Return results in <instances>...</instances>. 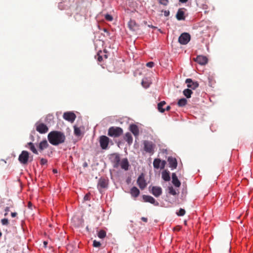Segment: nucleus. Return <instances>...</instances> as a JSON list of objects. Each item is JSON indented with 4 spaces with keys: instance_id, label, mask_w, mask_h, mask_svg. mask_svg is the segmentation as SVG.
<instances>
[{
    "instance_id": "1",
    "label": "nucleus",
    "mask_w": 253,
    "mask_h": 253,
    "mask_svg": "<svg viewBox=\"0 0 253 253\" xmlns=\"http://www.w3.org/2000/svg\"><path fill=\"white\" fill-rule=\"evenodd\" d=\"M50 143L53 145H58L65 142L66 137L64 134L59 131H52L47 136Z\"/></svg>"
},
{
    "instance_id": "2",
    "label": "nucleus",
    "mask_w": 253,
    "mask_h": 253,
    "mask_svg": "<svg viewBox=\"0 0 253 253\" xmlns=\"http://www.w3.org/2000/svg\"><path fill=\"white\" fill-rule=\"evenodd\" d=\"M123 133V129L120 127L111 126L108 131V135L113 137H118Z\"/></svg>"
},
{
    "instance_id": "3",
    "label": "nucleus",
    "mask_w": 253,
    "mask_h": 253,
    "mask_svg": "<svg viewBox=\"0 0 253 253\" xmlns=\"http://www.w3.org/2000/svg\"><path fill=\"white\" fill-rule=\"evenodd\" d=\"M143 144L144 149L146 152L152 154L154 153L155 145L152 142L145 140L143 142Z\"/></svg>"
},
{
    "instance_id": "4",
    "label": "nucleus",
    "mask_w": 253,
    "mask_h": 253,
    "mask_svg": "<svg viewBox=\"0 0 253 253\" xmlns=\"http://www.w3.org/2000/svg\"><path fill=\"white\" fill-rule=\"evenodd\" d=\"M29 158V153L27 151H23L19 155L18 160L23 165H27Z\"/></svg>"
},
{
    "instance_id": "5",
    "label": "nucleus",
    "mask_w": 253,
    "mask_h": 253,
    "mask_svg": "<svg viewBox=\"0 0 253 253\" xmlns=\"http://www.w3.org/2000/svg\"><path fill=\"white\" fill-rule=\"evenodd\" d=\"M191 37L189 34L187 33H182L178 38V42L181 44H186L190 41Z\"/></svg>"
},
{
    "instance_id": "6",
    "label": "nucleus",
    "mask_w": 253,
    "mask_h": 253,
    "mask_svg": "<svg viewBox=\"0 0 253 253\" xmlns=\"http://www.w3.org/2000/svg\"><path fill=\"white\" fill-rule=\"evenodd\" d=\"M110 138L105 135H102L99 137V143L101 148L105 150L108 148Z\"/></svg>"
},
{
    "instance_id": "7",
    "label": "nucleus",
    "mask_w": 253,
    "mask_h": 253,
    "mask_svg": "<svg viewBox=\"0 0 253 253\" xmlns=\"http://www.w3.org/2000/svg\"><path fill=\"white\" fill-rule=\"evenodd\" d=\"M110 159L113 164V167L118 168L121 161L120 155L117 153L113 154L111 155Z\"/></svg>"
},
{
    "instance_id": "8",
    "label": "nucleus",
    "mask_w": 253,
    "mask_h": 253,
    "mask_svg": "<svg viewBox=\"0 0 253 253\" xmlns=\"http://www.w3.org/2000/svg\"><path fill=\"white\" fill-rule=\"evenodd\" d=\"M36 130L40 133H45L48 130V127L43 123L36 124Z\"/></svg>"
},
{
    "instance_id": "9",
    "label": "nucleus",
    "mask_w": 253,
    "mask_h": 253,
    "mask_svg": "<svg viewBox=\"0 0 253 253\" xmlns=\"http://www.w3.org/2000/svg\"><path fill=\"white\" fill-rule=\"evenodd\" d=\"M166 162L162 161L160 159H155L153 162V166L155 169H159V168L163 169L165 168Z\"/></svg>"
},
{
    "instance_id": "10",
    "label": "nucleus",
    "mask_w": 253,
    "mask_h": 253,
    "mask_svg": "<svg viewBox=\"0 0 253 253\" xmlns=\"http://www.w3.org/2000/svg\"><path fill=\"white\" fill-rule=\"evenodd\" d=\"M137 183L138 185L139 186V188L141 190L144 189L146 187L147 183L144 179V177L143 174H142L140 176H139V177L137 180Z\"/></svg>"
},
{
    "instance_id": "11",
    "label": "nucleus",
    "mask_w": 253,
    "mask_h": 253,
    "mask_svg": "<svg viewBox=\"0 0 253 253\" xmlns=\"http://www.w3.org/2000/svg\"><path fill=\"white\" fill-rule=\"evenodd\" d=\"M143 200L145 202L150 203L153 204L155 206H158L159 203L155 200V199L151 196L143 195Z\"/></svg>"
},
{
    "instance_id": "12",
    "label": "nucleus",
    "mask_w": 253,
    "mask_h": 253,
    "mask_svg": "<svg viewBox=\"0 0 253 253\" xmlns=\"http://www.w3.org/2000/svg\"><path fill=\"white\" fill-rule=\"evenodd\" d=\"M194 60L200 65H205L208 63V59L205 56L198 55Z\"/></svg>"
},
{
    "instance_id": "13",
    "label": "nucleus",
    "mask_w": 253,
    "mask_h": 253,
    "mask_svg": "<svg viewBox=\"0 0 253 253\" xmlns=\"http://www.w3.org/2000/svg\"><path fill=\"white\" fill-rule=\"evenodd\" d=\"M185 83L187 84V87L195 89L199 86V84L197 82H193L191 79H187Z\"/></svg>"
},
{
    "instance_id": "14",
    "label": "nucleus",
    "mask_w": 253,
    "mask_h": 253,
    "mask_svg": "<svg viewBox=\"0 0 253 253\" xmlns=\"http://www.w3.org/2000/svg\"><path fill=\"white\" fill-rule=\"evenodd\" d=\"M65 120L73 122L76 119V115L72 112H66L63 115Z\"/></svg>"
},
{
    "instance_id": "15",
    "label": "nucleus",
    "mask_w": 253,
    "mask_h": 253,
    "mask_svg": "<svg viewBox=\"0 0 253 253\" xmlns=\"http://www.w3.org/2000/svg\"><path fill=\"white\" fill-rule=\"evenodd\" d=\"M152 194L156 197L160 196L162 193V190L160 187L153 186L151 190Z\"/></svg>"
},
{
    "instance_id": "16",
    "label": "nucleus",
    "mask_w": 253,
    "mask_h": 253,
    "mask_svg": "<svg viewBox=\"0 0 253 253\" xmlns=\"http://www.w3.org/2000/svg\"><path fill=\"white\" fill-rule=\"evenodd\" d=\"M129 166V163L127 158L123 159L120 162V166L125 170L128 169Z\"/></svg>"
},
{
    "instance_id": "17",
    "label": "nucleus",
    "mask_w": 253,
    "mask_h": 253,
    "mask_svg": "<svg viewBox=\"0 0 253 253\" xmlns=\"http://www.w3.org/2000/svg\"><path fill=\"white\" fill-rule=\"evenodd\" d=\"M108 186V181L105 178H100L99 180L97 187L98 189L100 188H107Z\"/></svg>"
},
{
    "instance_id": "18",
    "label": "nucleus",
    "mask_w": 253,
    "mask_h": 253,
    "mask_svg": "<svg viewBox=\"0 0 253 253\" xmlns=\"http://www.w3.org/2000/svg\"><path fill=\"white\" fill-rule=\"evenodd\" d=\"M168 161L169 167L172 169H175L177 166V161L175 158L170 157L168 158Z\"/></svg>"
},
{
    "instance_id": "19",
    "label": "nucleus",
    "mask_w": 253,
    "mask_h": 253,
    "mask_svg": "<svg viewBox=\"0 0 253 253\" xmlns=\"http://www.w3.org/2000/svg\"><path fill=\"white\" fill-rule=\"evenodd\" d=\"M129 130L135 136H137L139 135V129L136 125H131L129 126Z\"/></svg>"
},
{
    "instance_id": "20",
    "label": "nucleus",
    "mask_w": 253,
    "mask_h": 253,
    "mask_svg": "<svg viewBox=\"0 0 253 253\" xmlns=\"http://www.w3.org/2000/svg\"><path fill=\"white\" fill-rule=\"evenodd\" d=\"M172 183L173 184L177 187H180L181 183L178 179L175 173L172 174Z\"/></svg>"
},
{
    "instance_id": "21",
    "label": "nucleus",
    "mask_w": 253,
    "mask_h": 253,
    "mask_svg": "<svg viewBox=\"0 0 253 253\" xmlns=\"http://www.w3.org/2000/svg\"><path fill=\"white\" fill-rule=\"evenodd\" d=\"M130 193L132 197L136 198L139 196L140 191L137 187L133 186L131 188Z\"/></svg>"
},
{
    "instance_id": "22",
    "label": "nucleus",
    "mask_w": 253,
    "mask_h": 253,
    "mask_svg": "<svg viewBox=\"0 0 253 253\" xmlns=\"http://www.w3.org/2000/svg\"><path fill=\"white\" fill-rule=\"evenodd\" d=\"M176 19L178 20H183L185 19L184 12L181 9H179L176 15Z\"/></svg>"
},
{
    "instance_id": "23",
    "label": "nucleus",
    "mask_w": 253,
    "mask_h": 253,
    "mask_svg": "<svg viewBox=\"0 0 253 253\" xmlns=\"http://www.w3.org/2000/svg\"><path fill=\"white\" fill-rule=\"evenodd\" d=\"M48 144L46 140L41 141L39 146V150L42 151L43 150L47 148L48 146Z\"/></svg>"
},
{
    "instance_id": "24",
    "label": "nucleus",
    "mask_w": 253,
    "mask_h": 253,
    "mask_svg": "<svg viewBox=\"0 0 253 253\" xmlns=\"http://www.w3.org/2000/svg\"><path fill=\"white\" fill-rule=\"evenodd\" d=\"M128 25L130 29L135 31L138 28V25L134 20H130L128 23Z\"/></svg>"
},
{
    "instance_id": "25",
    "label": "nucleus",
    "mask_w": 253,
    "mask_h": 253,
    "mask_svg": "<svg viewBox=\"0 0 253 253\" xmlns=\"http://www.w3.org/2000/svg\"><path fill=\"white\" fill-rule=\"evenodd\" d=\"M26 147H28L30 150L34 154H38V152L36 149L34 143L32 142H29L27 144Z\"/></svg>"
},
{
    "instance_id": "26",
    "label": "nucleus",
    "mask_w": 253,
    "mask_h": 253,
    "mask_svg": "<svg viewBox=\"0 0 253 253\" xmlns=\"http://www.w3.org/2000/svg\"><path fill=\"white\" fill-rule=\"evenodd\" d=\"M162 177L165 181H169L170 179L169 172L167 170H164V171L162 172Z\"/></svg>"
},
{
    "instance_id": "27",
    "label": "nucleus",
    "mask_w": 253,
    "mask_h": 253,
    "mask_svg": "<svg viewBox=\"0 0 253 253\" xmlns=\"http://www.w3.org/2000/svg\"><path fill=\"white\" fill-rule=\"evenodd\" d=\"M125 139L128 143L129 145H130L132 143L133 138L131 134L129 132L126 133L125 136Z\"/></svg>"
},
{
    "instance_id": "28",
    "label": "nucleus",
    "mask_w": 253,
    "mask_h": 253,
    "mask_svg": "<svg viewBox=\"0 0 253 253\" xmlns=\"http://www.w3.org/2000/svg\"><path fill=\"white\" fill-rule=\"evenodd\" d=\"M166 104L165 101H162L158 103V110L161 112L164 113L165 111V109H163V106Z\"/></svg>"
},
{
    "instance_id": "29",
    "label": "nucleus",
    "mask_w": 253,
    "mask_h": 253,
    "mask_svg": "<svg viewBox=\"0 0 253 253\" xmlns=\"http://www.w3.org/2000/svg\"><path fill=\"white\" fill-rule=\"evenodd\" d=\"M183 94L188 98L191 97V95L192 93H193L192 91L189 89L187 88L183 90Z\"/></svg>"
},
{
    "instance_id": "30",
    "label": "nucleus",
    "mask_w": 253,
    "mask_h": 253,
    "mask_svg": "<svg viewBox=\"0 0 253 253\" xmlns=\"http://www.w3.org/2000/svg\"><path fill=\"white\" fill-rule=\"evenodd\" d=\"M187 102L186 99L183 98L178 100L177 104L179 107H183L186 105Z\"/></svg>"
},
{
    "instance_id": "31",
    "label": "nucleus",
    "mask_w": 253,
    "mask_h": 253,
    "mask_svg": "<svg viewBox=\"0 0 253 253\" xmlns=\"http://www.w3.org/2000/svg\"><path fill=\"white\" fill-rule=\"evenodd\" d=\"M106 235V232L103 230L99 231L98 233V237L101 239H103V238H105Z\"/></svg>"
},
{
    "instance_id": "32",
    "label": "nucleus",
    "mask_w": 253,
    "mask_h": 253,
    "mask_svg": "<svg viewBox=\"0 0 253 253\" xmlns=\"http://www.w3.org/2000/svg\"><path fill=\"white\" fill-rule=\"evenodd\" d=\"M74 128V134L76 136H80L81 134V131L80 128L76 126H75Z\"/></svg>"
},
{
    "instance_id": "33",
    "label": "nucleus",
    "mask_w": 253,
    "mask_h": 253,
    "mask_svg": "<svg viewBox=\"0 0 253 253\" xmlns=\"http://www.w3.org/2000/svg\"><path fill=\"white\" fill-rule=\"evenodd\" d=\"M141 84L142 86L145 88L148 87L150 85L149 82L148 81H147L146 79L142 80L141 82Z\"/></svg>"
},
{
    "instance_id": "34",
    "label": "nucleus",
    "mask_w": 253,
    "mask_h": 253,
    "mask_svg": "<svg viewBox=\"0 0 253 253\" xmlns=\"http://www.w3.org/2000/svg\"><path fill=\"white\" fill-rule=\"evenodd\" d=\"M169 193L172 195H176V191L172 186L169 187Z\"/></svg>"
},
{
    "instance_id": "35",
    "label": "nucleus",
    "mask_w": 253,
    "mask_h": 253,
    "mask_svg": "<svg viewBox=\"0 0 253 253\" xmlns=\"http://www.w3.org/2000/svg\"><path fill=\"white\" fill-rule=\"evenodd\" d=\"M1 223L3 225L8 226L9 224V221L7 218H3L1 220Z\"/></svg>"
},
{
    "instance_id": "36",
    "label": "nucleus",
    "mask_w": 253,
    "mask_h": 253,
    "mask_svg": "<svg viewBox=\"0 0 253 253\" xmlns=\"http://www.w3.org/2000/svg\"><path fill=\"white\" fill-rule=\"evenodd\" d=\"M176 213L178 216H183L185 214V211L183 209H180V210H179V211L177 212Z\"/></svg>"
},
{
    "instance_id": "37",
    "label": "nucleus",
    "mask_w": 253,
    "mask_h": 253,
    "mask_svg": "<svg viewBox=\"0 0 253 253\" xmlns=\"http://www.w3.org/2000/svg\"><path fill=\"white\" fill-rule=\"evenodd\" d=\"M105 19L108 21H112L113 19V17L109 14H106L105 15Z\"/></svg>"
},
{
    "instance_id": "38",
    "label": "nucleus",
    "mask_w": 253,
    "mask_h": 253,
    "mask_svg": "<svg viewBox=\"0 0 253 253\" xmlns=\"http://www.w3.org/2000/svg\"><path fill=\"white\" fill-rule=\"evenodd\" d=\"M159 3L161 4H162L163 5L166 6L169 3V0H160Z\"/></svg>"
},
{
    "instance_id": "39",
    "label": "nucleus",
    "mask_w": 253,
    "mask_h": 253,
    "mask_svg": "<svg viewBox=\"0 0 253 253\" xmlns=\"http://www.w3.org/2000/svg\"><path fill=\"white\" fill-rule=\"evenodd\" d=\"M101 246V244L99 242L96 240H94L93 242V246L94 247H99Z\"/></svg>"
},
{
    "instance_id": "40",
    "label": "nucleus",
    "mask_w": 253,
    "mask_h": 253,
    "mask_svg": "<svg viewBox=\"0 0 253 253\" xmlns=\"http://www.w3.org/2000/svg\"><path fill=\"white\" fill-rule=\"evenodd\" d=\"M101 52H102L101 51H100L97 53V60L99 62H101L103 60L102 56L100 54V53H101Z\"/></svg>"
},
{
    "instance_id": "41",
    "label": "nucleus",
    "mask_w": 253,
    "mask_h": 253,
    "mask_svg": "<svg viewBox=\"0 0 253 253\" xmlns=\"http://www.w3.org/2000/svg\"><path fill=\"white\" fill-rule=\"evenodd\" d=\"M47 163V160L46 159H44V158H42L41 159V162H40L41 165H44L46 164Z\"/></svg>"
},
{
    "instance_id": "42",
    "label": "nucleus",
    "mask_w": 253,
    "mask_h": 253,
    "mask_svg": "<svg viewBox=\"0 0 253 253\" xmlns=\"http://www.w3.org/2000/svg\"><path fill=\"white\" fill-rule=\"evenodd\" d=\"M154 65V63L153 62H149L146 64V66L149 68H152Z\"/></svg>"
},
{
    "instance_id": "43",
    "label": "nucleus",
    "mask_w": 253,
    "mask_h": 253,
    "mask_svg": "<svg viewBox=\"0 0 253 253\" xmlns=\"http://www.w3.org/2000/svg\"><path fill=\"white\" fill-rule=\"evenodd\" d=\"M13 207V204H9V207H5V209H4V211L5 212H8L9 211V209L10 208H12Z\"/></svg>"
},
{
    "instance_id": "44",
    "label": "nucleus",
    "mask_w": 253,
    "mask_h": 253,
    "mask_svg": "<svg viewBox=\"0 0 253 253\" xmlns=\"http://www.w3.org/2000/svg\"><path fill=\"white\" fill-rule=\"evenodd\" d=\"M164 15L166 17L169 16V10H165L163 11Z\"/></svg>"
},
{
    "instance_id": "45",
    "label": "nucleus",
    "mask_w": 253,
    "mask_h": 253,
    "mask_svg": "<svg viewBox=\"0 0 253 253\" xmlns=\"http://www.w3.org/2000/svg\"><path fill=\"white\" fill-rule=\"evenodd\" d=\"M180 227L179 226H177L173 228L174 231H178L180 230Z\"/></svg>"
},
{
    "instance_id": "46",
    "label": "nucleus",
    "mask_w": 253,
    "mask_h": 253,
    "mask_svg": "<svg viewBox=\"0 0 253 253\" xmlns=\"http://www.w3.org/2000/svg\"><path fill=\"white\" fill-rule=\"evenodd\" d=\"M17 215V212H11V215L12 217H15Z\"/></svg>"
},
{
    "instance_id": "47",
    "label": "nucleus",
    "mask_w": 253,
    "mask_h": 253,
    "mask_svg": "<svg viewBox=\"0 0 253 253\" xmlns=\"http://www.w3.org/2000/svg\"><path fill=\"white\" fill-rule=\"evenodd\" d=\"M141 220L145 222H147V218L146 217H141Z\"/></svg>"
},
{
    "instance_id": "48",
    "label": "nucleus",
    "mask_w": 253,
    "mask_h": 253,
    "mask_svg": "<svg viewBox=\"0 0 253 253\" xmlns=\"http://www.w3.org/2000/svg\"><path fill=\"white\" fill-rule=\"evenodd\" d=\"M103 31L107 33V36H109V32L107 31V30L106 28H104Z\"/></svg>"
},
{
    "instance_id": "49",
    "label": "nucleus",
    "mask_w": 253,
    "mask_h": 253,
    "mask_svg": "<svg viewBox=\"0 0 253 253\" xmlns=\"http://www.w3.org/2000/svg\"><path fill=\"white\" fill-rule=\"evenodd\" d=\"M180 2H182V3H185L188 0H179Z\"/></svg>"
},
{
    "instance_id": "50",
    "label": "nucleus",
    "mask_w": 253,
    "mask_h": 253,
    "mask_svg": "<svg viewBox=\"0 0 253 253\" xmlns=\"http://www.w3.org/2000/svg\"><path fill=\"white\" fill-rule=\"evenodd\" d=\"M148 26L149 27H151V28H153V29H156V27L153 26V25H148Z\"/></svg>"
},
{
    "instance_id": "51",
    "label": "nucleus",
    "mask_w": 253,
    "mask_h": 253,
    "mask_svg": "<svg viewBox=\"0 0 253 253\" xmlns=\"http://www.w3.org/2000/svg\"><path fill=\"white\" fill-rule=\"evenodd\" d=\"M170 109V107L169 106H168L165 110H167V111H169V110Z\"/></svg>"
},
{
    "instance_id": "52",
    "label": "nucleus",
    "mask_w": 253,
    "mask_h": 253,
    "mask_svg": "<svg viewBox=\"0 0 253 253\" xmlns=\"http://www.w3.org/2000/svg\"><path fill=\"white\" fill-rule=\"evenodd\" d=\"M104 57L106 59L108 58V55L107 54H104Z\"/></svg>"
},
{
    "instance_id": "53",
    "label": "nucleus",
    "mask_w": 253,
    "mask_h": 253,
    "mask_svg": "<svg viewBox=\"0 0 253 253\" xmlns=\"http://www.w3.org/2000/svg\"><path fill=\"white\" fill-rule=\"evenodd\" d=\"M53 172L54 173H57V170L56 169H54L53 170Z\"/></svg>"
},
{
    "instance_id": "54",
    "label": "nucleus",
    "mask_w": 253,
    "mask_h": 253,
    "mask_svg": "<svg viewBox=\"0 0 253 253\" xmlns=\"http://www.w3.org/2000/svg\"><path fill=\"white\" fill-rule=\"evenodd\" d=\"M84 198V199H85V200H87V199H88V196H87V195H85Z\"/></svg>"
},
{
    "instance_id": "55",
    "label": "nucleus",
    "mask_w": 253,
    "mask_h": 253,
    "mask_svg": "<svg viewBox=\"0 0 253 253\" xmlns=\"http://www.w3.org/2000/svg\"><path fill=\"white\" fill-rule=\"evenodd\" d=\"M8 214V212H5V213H4V216H6Z\"/></svg>"
},
{
    "instance_id": "56",
    "label": "nucleus",
    "mask_w": 253,
    "mask_h": 253,
    "mask_svg": "<svg viewBox=\"0 0 253 253\" xmlns=\"http://www.w3.org/2000/svg\"><path fill=\"white\" fill-rule=\"evenodd\" d=\"M144 24L146 25L147 24V21H144Z\"/></svg>"
},
{
    "instance_id": "57",
    "label": "nucleus",
    "mask_w": 253,
    "mask_h": 253,
    "mask_svg": "<svg viewBox=\"0 0 253 253\" xmlns=\"http://www.w3.org/2000/svg\"><path fill=\"white\" fill-rule=\"evenodd\" d=\"M2 233L0 232V237L1 236Z\"/></svg>"
},
{
    "instance_id": "58",
    "label": "nucleus",
    "mask_w": 253,
    "mask_h": 253,
    "mask_svg": "<svg viewBox=\"0 0 253 253\" xmlns=\"http://www.w3.org/2000/svg\"><path fill=\"white\" fill-rule=\"evenodd\" d=\"M46 244H47V243H46V242H45V241H44V245H46Z\"/></svg>"
}]
</instances>
